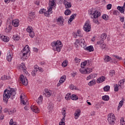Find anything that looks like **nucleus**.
Returning a JSON list of instances; mask_svg holds the SVG:
<instances>
[{"label": "nucleus", "mask_w": 125, "mask_h": 125, "mask_svg": "<svg viewBox=\"0 0 125 125\" xmlns=\"http://www.w3.org/2000/svg\"><path fill=\"white\" fill-rule=\"evenodd\" d=\"M16 94V88H9L8 89H6L3 94V99L4 102L7 103L8 102V99L11 98L14 99L15 98V95Z\"/></svg>", "instance_id": "nucleus-1"}, {"label": "nucleus", "mask_w": 125, "mask_h": 125, "mask_svg": "<svg viewBox=\"0 0 125 125\" xmlns=\"http://www.w3.org/2000/svg\"><path fill=\"white\" fill-rule=\"evenodd\" d=\"M54 5H55V0H50L48 10L46 11L44 9H42L39 11V13L40 14H43L46 17L49 16L52 13V9Z\"/></svg>", "instance_id": "nucleus-2"}, {"label": "nucleus", "mask_w": 125, "mask_h": 125, "mask_svg": "<svg viewBox=\"0 0 125 125\" xmlns=\"http://www.w3.org/2000/svg\"><path fill=\"white\" fill-rule=\"evenodd\" d=\"M51 46L53 47V50H54V51H57L58 52H60L63 45L60 41H57L52 42L51 43Z\"/></svg>", "instance_id": "nucleus-3"}, {"label": "nucleus", "mask_w": 125, "mask_h": 125, "mask_svg": "<svg viewBox=\"0 0 125 125\" xmlns=\"http://www.w3.org/2000/svg\"><path fill=\"white\" fill-rule=\"evenodd\" d=\"M21 55H22V58L24 59H26L27 56H30V53L31 51H30V48L29 45H26L22 50L21 52Z\"/></svg>", "instance_id": "nucleus-4"}, {"label": "nucleus", "mask_w": 125, "mask_h": 125, "mask_svg": "<svg viewBox=\"0 0 125 125\" xmlns=\"http://www.w3.org/2000/svg\"><path fill=\"white\" fill-rule=\"evenodd\" d=\"M83 30L87 33L90 32L91 30V24H90V21L89 20H87L85 22L83 27Z\"/></svg>", "instance_id": "nucleus-5"}, {"label": "nucleus", "mask_w": 125, "mask_h": 125, "mask_svg": "<svg viewBox=\"0 0 125 125\" xmlns=\"http://www.w3.org/2000/svg\"><path fill=\"white\" fill-rule=\"evenodd\" d=\"M108 122L110 125H114L115 124V121H116V117L115 115L113 113H110L108 115Z\"/></svg>", "instance_id": "nucleus-6"}, {"label": "nucleus", "mask_w": 125, "mask_h": 125, "mask_svg": "<svg viewBox=\"0 0 125 125\" xmlns=\"http://www.w3.org/2000/svg\"><path fill=\"white\" fill-rule=\"evenodd\" d=\"M125 79H122V80H120L118 82V84H116L114 85V91H119V89L120 88H122V86L124 85V84L125 83Z\"/></svg>", "instance_id": "nucleus-7"}, {"label": "nucleus", "mask_w": 125, "mask_h": 125, "mask_svg": "<svg viewBox=\"0 0 125 125\" xmlns=\"http://www.w3.org/2000/svg\"><path fill=\"white\" fill-rule=\"evenodd\" d=\"M21 101V104L23 105H29V103L28 102V100H27V97H26V95L24 93H22L20 96Z\"/></svg>", "instance_id": "nucleus-8"}, {"label": "nucleus", "mask_w": 125, "mask_h": 125, "mask_svg": "<svg viewBox=\"0 0 125 125\" xmlns=\"http://www.w3.org/2000/svg\"><path fill=\"white\" fill-rule=\"evenodd\" d=\"M26 31L29 33V35L30 38H34L35 37V33L34 32V29L32 26H28L26 28Z\"/></svg>", "instance_id": "nucleus-9"}, {"label": "nucleus", "mask_w": 125, "mask_h": 125, "mask_svg": "<svg viewBox=\"0 0 125 125\" xmlns=\"http://www.w3.org/2000/svg\"><path fill=\"white\" fill-rule=\"evenodd\" d=\"M80 72L82 74H90V73H91V72H92V68L90 67H88L85 69L81 68L80 69Z\"/></svg>", "instance_id": "nucleus-10"}, {"label": "nucleus", "mask_w": 125, "mask_h": 125, "mask_svg": "<svg viewBox=\"0 0 125 125\" xmlns=\"http://www.w3.org/2000/svg\"><path fill=\"white\" fill-rule=\"evenodd\" d=\"M13 58V53L11 51H9L7 53L6 59L8 62H11Z\"/></svg>", "instance_id": "nucleus-11"}, {"label": "nucleus", "mask_w": 125, "mask_h": 125, "mask_svg": "<svg viewBox=\"0 0 125 125\" xmlns=\"http://www.w3.org/2000/svg\"><path fill=\"white\" fill-rule=\"evenodd\" d=\"M52 94V91L49 90L48 89H45L43 92V95L46 96V97H50Z\"/></svg>", "instance_id": "nucleus-12"}, {"label": "nucleus", "mask_w": 125, "mask_h": 125, "mask_svg": "<svg viewBox=\"0 0 125 125\" xmlns=\"http://www.w3.org/2000/svg\"><path fill=\"white\" fill-rule=\"evenodd\" d=\"M57 23L59 26H64V19L63 18V17H59L57 19Z\"/></svg>", "instance_id": "nucleus-13"}, {"label": "nucleus", "mask_w": 125, "mask_h": 125, "mask_svg": "<svg viewBox=\"0 0 125 125\" xmlns=\"http://www.w3.org/2000/svg\"><path fill=\"white\" fill-rule=\"evenodd\" d=\"M101 15V13H100V12L98 11H95L93 12V13H91V18H98L99 16Z\"/></svg>", "instance_id": "nucleus-14"}, {"label": "nucleus", "mask_w": 125, "mask_h": 125, "mask_svg": "<svg viewBox=\"0 0 125 125\" xmlns=\"http://www.w3.org/2000/svg\"><path fill=\"white\" fill-rule=\"evenodd\" d=\"M97 44L102 48V49H105L106 48V44L104 42V41L100 40L97 42Z\"/></svg>", "instance_id": "nucleus-15"}, {"label": "nucleus", "mask_w": 125, "mask_h": 125, "mask_svg": "<svg viewBox=\"0 0 125 125\" xmlns=\"http://www.w3.org/2000/svg\"><path fill=\"white\" fill-rule=\"evenodd\" d=\"M21 81L24 85H27L28 84V79L27 78L24 77V75H21Z\"/></svg>", "instance_id": "nucleus-16"}, {"label": "nucleus", "mask_w": 125, "mask_h": 125, "mask_svg": "<svg viewBox=\"0 0 125 125\" xmlns=\"http://www.w3.org/2000/svg\"><path fill=\"white\" fill-rule=\"evenodd\" d=\"M12 29V26L10 24V22H9V21H8L6 28L5 29V31L6 32V33H9V32L11 31Z\"/></svg>", "instance_id": "nucleus-17"}, {"label": "nucleus", "mask_w": 125, "mask_h": 125, "mask_svg": "<svg viewBox=\"0 0 125 125\" xmlns=\"http://www.w3.org/2000/svg\"><path fill=\"white\" fill-rule=\"evenodd\" d=\"M65 81H66V76L63 75L62 77H61L60 80L59 81L57 85V86H60V85L63 83Z\"/></svg>", "instance_id": "nucleus-18"}, {"label": "nucleus", "mask_w": 125, "mask_h": 125, "mask_svg": "<svg viewBox=\"0 0 125 125\" xmlns=\"http://www.w3.org/2000/svg\"><path fill=\"white\" fill-rule=\"evenodd\" d=\"M81 115V109H77L74 113V117L76 120H78Z\"/></svg>", "instance_id": "nucleus-19"}, {"label": "nucleus", "mask_w": 125, "mask_h": 125, "mask_svg": "<svg viewBox=\"0 0 125 125\" xmlns=\"http://www.w3.org/2000/svg\"><path fill=\"white\" fill-rule=\"evenodd\" d=\"M0 39H1V40L5 42H8L9 41V38L7 37V36H3L1 34H0Z\"/></svg>", "instance_id": "nucleus-20"}, {"label": "nucleus", "mask_w": 125, "mask_h": 125, "mask_svg": "<svg viewBox=\"0 0 125 125\" xmlns=\"http://www.w3.org/2000/svg\"><path fill=\"white\" fill-rule=\"evenodd\" d=\"M12 24L13 26H14V27H18L20 24L19 23V20L18 19L13 20L12 21Z\"/></svg>", "instance_id": "nucleus-21"}, {"label": "nucleus", "mask_w": 125, "mask_h": 125, "mask_svg": "<svg viewBox=\"0 0 125 125\" xmlns=\"http://www.w3.org/2000/svg\"><path fill=\"white\" fill-rule=\"evenodd\" d=\"M31 109L33 112L36 113H40V109L36 105H32Z\"/></svg>", "instance_id": "nucleus-22"}, {"label": "nucleus", "mask_w": 125, "mask_h": 125, "mask_svg": "<svg viewBox=\"0 0 125 125\" xmlns=\"http://www.w3.org/2000/svg\"><path fill=\"white\" fill-rule=\"evenodd\" d=\"M105 80H106L105 77L101 76L97 80V83H103V82H104Z\"/></svg>", "instance_id": "nucleus-23"}, {"label": "nucleus", "mask_w": 125, "mask_h": 125, "mask_svg": "<svg viewBox=\"0 0 125 125\" xmlns=\"http://www.w3.org/2000/svg\"><path fill=\"white\" fill-rule=\"evenodd\" d=\"M63 4L65 6V8H70V7H72V4H71V2H69L66 0H64Z\"/></svg>", "instance_id": "nucleus-24"}, {"label": "nucleus", "mask_w": 125, "mask_h": 125, "mask_svg": "<svg viewBox=\"0 0 125 125\" xmlns=\"http://www.w3.org/2000/svg\"><path fill=\"white\" fill-rule=\"evenodd\" d=\"M13 39L14 41H19L20 40V33H15L13 36Z\"/></svg>", "instance_id": "nucleus-25"}, {"label": "nucleus", "mask_w": 125, "mask_h": 125, "mask_svg": "<svg viewBox=\"0 0 125 125\" xmlns=\"http://www.w3.org/2000/svg\"><path fill=\"white\" fill-rule=\"evenodd\" d=\"M96 77H97V74L95 73L91 74L87 77L86 80L87 81H88V80L94 79L95 78H96Z\"/></svg>", "instance_id": "nucleus-26"}, {"label": "nucleus", "mask_w": 125, "mask_h": 125, "mask_svg": "<svg viewBox=\"0 0 125 125\" xmlns=\"http://www.w3.org/2000/svg\"><path fill=\"white\" fill-rule=\"evenodd\" d=\"M85 50H86L87 51H89V52H91L94 50V48H93V46L90 45L88 47H86L85 48Z\"/></svg>", "instance_id": "nucleus-27"}, {"label": "nucleus", "mask_w": 125, "mask_h": 125, "mask_svg": "<svg viewBox=\"0 0 125 125\" xmlns=\"http://www.w3.org/2000/svg\"><path fill=\"white\" fill-rule=\"evenodd\" d=\"M20 69L21 70H23V72H24L25 74H28V72L26 71V66H25V64L24 63H21Z\"/></svg>", "instance_id": "nucleus-28"}, {"label": "nucleus", "mask_w": 125, "mask_h": 125, "mask_svg": "<svg viewBox=\"0 0 125 125\" xmlns=\"http://www.w3.org/2000/svg\"><path fill=\"white\" fill-rule=\"evenodd\" d=\"M38 72V68H37V66H34V69L31 72V74L33 77H35L37 75V73Z\"/></svg>", "instance_id": "nucleus-29"}, {"label": "nucleus", "mask_w": 125, "mask_h": 125, "mask_svg": "<svg viewBox=\"0 0 125 125\" xmlns=\"http://www.w3.org/2000/svg\"><path fill=\"white\" fill-rule=\"evenodd\" d=\"M79 42L81 46L84 47V45H85V41H84V39L81 38L79 41Z\"/></svg>", "instance_id": "nucleus-30"}, {"label": "nucleus", "mask_w": 125, "mask_h": 125, "mask_svg": "<svg viewBox=\"0 0 125 125\" xmlns=\"http://www.w3.org/2000/svg\"><path fill=\"white\" fill-rule=\"evenodd\" d=\"M74 37L76 38L78 37H83V35H82L81 31L78 30L77 33L74 34Z\"/></svg>", "instance_id": "nucleus-31"}, {"label": "nucleus", "mask_w": 125, "mask_h": 125, "mask_svg": "<svg viewBox=\"0 0 125 125\" xmlns=\"http://www.w3.org/2000/svg\"><path fill=\"white\" fill-rule=\"evenodd\" d=\"M117 9L118 10H120V12L121 13H125V6H118L117 7Z\"/></svg>", "instance_id": "nucleus-32"}, {"label": "nucleus", "mask_w": 125, "mask_h": 125, "mask_svg": "<svg viewBox=\"0 0 125 125\" xmlns=\"http://www.w3.org/2000/svg\"><path fill=\"white\" fill-rule=\"evenodd\" d=\"M96 83V81H95V80H92V81H90L88 83V84L89 85V86H92L93 85H95V84Z\"/></svg>", "instance_id": "nucleus-33"}, {"label": "nucleus", "mask_w": 125, "mask_h": 125, "mask_svg": "<svg viewBox=\"0 0 125 125\" xmlns=\"http://www.w3.org/2000/svg\"><path fill=\"white\" fill-rule=\"evenodd\" d=\"M111 60H112V58L109 56H105L104 58V62H109Z\"/></svg>", "instance_id": "nucleus-34"}, {"label": "nucleus", "mask_w": 125, "mask_h": 125, "mask_svg": "<svg viewBox=\"0 0 125 125\" xmlns=\"http://www.w3.org/2000/svg\"><path fill=\"white\" fill-rule=\"evenodd\" d=\"M76 15H77L76 14H73L72 16H70V19H69L68 23H71V22L73 21V20L75 19V17H76Z\"/></svg>", "instance_id": "nucleus-35"}, {"label": "nucleus", "mask_w": 125, "mask_h": 125, "mask_svg": "<svg viewBox=\"0 0 125 125\" xmlns=\"http://www.w3.org/2000/svg\"><path fill=\"white\" fill-rule=\"evenodd\" d=\"M71 99H72V100H74L75 101H76L78 100V99H79V97H78L77 95L73 94L71 96Z\"/></svg>", "instance_id": "nucleus-36"}, {"label": "nucleus", "mask_w": 125, "mask_h": 125, "mask_svg": "<svg viewBox=\"0 0 125 125\" xmlns=\"http://www.w3.org/2000/svg\"><path fill=\"white\" fill-rule=\"evenodd\" d=\"M59 125H65V116L62 117L61 122L59 123Z\"/></svg>", "instance_id": "nucleus-37"}, {"label": "nucleus", "mask_w": 125, "mask_h": 125, "mask_svg": "<svg viewBox=\"0 0 125 125\" xmlns=\"http://www.w3.org/2000/svg\"><path fill=\"white\" fill-rule=\"evenodd\" d=\"M89 61H85L84 62H82L81 65V69H83L84 68V66L87 64V62H89Z\"/></svg>", "instance_id": "nucleus-38"}, {"label": "nucleus", "mask_w": 125, "mask_h": 125, "mask_svg": "<svg viewBox=\"0 0 125 125\" xmlns=\"http://www.w3.org/2000/svg\"><path fill=\"white\" fill-rule=\"evenodd\" d=\"M37 102L38 104H42V96H40V97L38 98Z\"/></svg>", "instance_id": "nucleus-39"}, {"label": "nucleus", "mask_w": 125, "mask_h": 125, "mask_svg": "<svg viewBox=\"0 0 125 125\" xmlns=\"http://www.w3.org/2000/svg\"><path fill=\"white\" fill-rule=\"evenodd\" d=\"M93 22L95 23V24H97V25H99V21H98V18H93Z\"/></svg>", "instance_id": "nucleus-40"}, {"label": "nucleus", "mask_w": 125, "mask_h": 125, "mask_svg": "<svg viewBox=\"0 0 125 125\" xmlns=\"http://www.w3.org/2000/svg\"><path fill=\"white\" fill-rule=\"evenodd\" d=\"M109 99L110 98L109 97V96L107 95H104L102 97L103 100H104V101H108Z\"/></svg>", "instance_id": "nucleus-41"}, {"label": "nucleus", "mask_w": 125, "mask_h": 125, "mask_svg": "<svg viewBox=\"0 0 125 125\" xmlns=\"http://www.w3.org/2000/svg\"><path fill=\"white\" fill-rule=\"evenodd\" d=\"M123 104H124V101H121L118 106V110H120V109L122 108V106H123Z\"/></svg>", "instance_id": "nucleus-42"}, {"label": "nucleus", "mask_w": 125, "mask_h": 125, "mask_svg": "<svg viewBox=\"0 0 125 125\" xmlns=\"http://www.w3.org/2000/svg\"><path fill=\"white\" fill-rule=\"evenodd\" d=\"M101 38L102 39L101 41H104V40H106L107 36L106 35V34L103 33L102 35H101Z\"/></svg>", "instance_id": "nucleus-43"}, {"label": "nucleus", "mask_w": 125, "mask_h": 125, "mask_svg": "<svg viewBox=\"0 0 125 125\" xmlns=\"http://www.w3.org/2000/svg\"><path fill=\"white\" fill-rule=\"evenodd\" d=\"M68 65V61H64L63 62L62 64V67H67V65Z\"/></svg>", "instance_id": "nucleus-44"}, {"label": "nucleus", "mask_w": 125, "mask_h": 125, "mask_svg": "<svg viewBox=\"0 0 125 125\" xmlns=\"http://www.w3.org/2000/svg\"><path fill=\"white\" fill-rule=\"evenodd\" d=\"M71 94L70 93L66 94L65 97L66 100H70L71 99Z\"/></svg>", "instance_id": "nucleus-45"}, {"label": "nucleus", "mask_w": 125, "mask_h": 125, "mask_svg": "<svg viewBox=\"0 0 125 125\" xmlns=\"http://www.w3.org/2000/svg\"><path fill=\"white\" fill-rule=\"evenodd\" d=\"M65 15H70L71 14V10L66 9L64 12Z\"/></svg>", "instance_id": "nucleus-46"}, {"label": "nucleus", "mask_w": 125, "mask_h": 125, "mask_svg": "<svg viewBox=\"0 0 125 125\" xmlns=\"http://www.w3.org/2000/svg\"><path fill=\"white\" fill-rule=\"evenodd\" d=\"M104 91H109L110 90V86L106 85L104 87Z\"/></svg>", "instance_id": "nucleus-47"}, {"label": "nucleus", "mask_w": 125, "mask_h": 125, "mask_svg": "<svg viewBox=\"0 0 125 125\" xmlns=\"http://www.w3.org/2000/svg\"><path fill=\"white\" fill-rule=\"evenodd\" d=\"M10 125H17V123L16 122H13V119H11L9 122Z\"/></svg>", "instance_id": "nucleus-48"}, {"label": "nucleus", "mask_w": 125, "mask_h": 125, "mask_svg": "<svg viewBox=\"0 0 125 125\" xmlns=\"http://www.w3.org/2000/svg\"><path fill=\"white\" fill-rule=\"evenodd\" d=\"M47 109L49 110V111H51L52 109H53V104H50L47 107Z\"/></svg>", "instance_id": "nucleus-49"}, {"label": "nucleus", "mask_w": 125, "mask_h": 125, "mask_svg": "<svg viewBox=\"0 0 125 125\" xmlns=\"http://www.w3.org/2000/svg\"><path fill=\"white\" fill-rule=\"evenodd\" d=\"M74 44H75V46H76V47H77V46H78V45H80V44H81L80 43V40H76V41H75V43H74Z\"/></svg>", "instance_id": "nucleus-50"}, {"label": "nucleus", "mask_w": 125, "mask_h": 125, "mask_svg": "<svg viewBox=\"0 0 125 125\" xmlns=\"http://www.w3.org/2000/svg\"><path fill=\"white\" fill-rule=\"evenodd\" d=\"M62 115H63L62 117H64V116L65 117H66V114H67V113L66 112V110H65V108H62Z\"/></svg>", "instance_id": "nucleus-51"}, {"label": "nucleus", "mask_w": 125, "mask_h": 125, "mask_svg": "<svg viewBox=\"0 0 125 125\" xmlns=\"http://www.w3.org/2000/svg\"><path fill=\"white\" fill-rule=\"evenodd\" d=\"M35 66L36 67V69H37V71H40V72H41V73L43 72V69L42 68V67H40L38 66V65H35Z\"/></svg>", "instance_id": "nucleus-52"}, {"label": "nucleus", "mask_w": 125, "mask_h": 125, "mask_svg": "<svg viewBox=\"0 0 125 125\" xmlns=\"http://www.w3.org/2000/svg\"><path fill=\"white\" fill-rule=\"evenodd\" d=\"M69 88H70V89H71L72 90H74V89H77V87L73 84H71L69 86Z\"/></svg>", "instance_id": "nucleus-53"}, {"label": "nucleus", "mask_w": 125, "mask_h": 125, "mask_svg": "<svg viewBox=\"0 0 125 125\" xmlns=\"http://www.w3.org/2000/svg\"><path fill=\"white\" fill-rule=\"evenodd\" d=\"M115 75V70H110L109 72V75L110 77H113Z\"/></svg>", "instance_id": "nucleus-54"}, {"label": "nucleus", "mask_w": 125, "mask_h": 125, "mask_svg": "<svg viewBox=\"0 0 125 125\" xmlns=\"http://www.w3.org/2000/svg\"><path fill=\"white\" fill-rule=\"evenodd\" d=\"M102 18L103 19H104V20H107V19L108 18V15L104 14V15H103Z\"/></svg>", "instance_id": "nucleus-55"}, {"label": "nucleus", "mask_w": 125, "mask_h": 125, "mask_svg": "<svg viewBox=\"0 0 125 125\" xmlns=\"http://www.w3.org/2000/svg\"><path fill=\"white\" fill-rule=\"evenodd\" d=\"M75 63H80V62H81V59H80L78 58H76L75 59Z\"/></svg>", "instance_id": "nucleus-56"}, {"label": "nucleus", "mask_w": 125, "mask_h": 125, "mask_svg": "<svg viewBox=\"0 0 125 125\" xmlns=\"http://www.w3.org/2000/svg\"><path fill=\"white\" fill-rule=\"evenodd\" d=\"M113 57H115V58H116V59H118V60H122V59H123L122 58V57H119L118 56H116L115 55H113Z\"/></svg>", "instance_id": "nucleus-57"}, {"label": "nucleus", "mask_w": 125, "mask_h": 125, "mask_svg": "<svg viewBox=\"0 0 125 125\" xmlns=\"http://www.w3.org/2000/svg\"><path fill=\"white\" fill-rule=\"evenodd\" d=\"M120 124L121 125H125V121L123 119H121Z\"/></svg>", "instance_id": "nucleus-58"}, {"label": "nucleus", "mask_w": 125, "mask_h": 125, "mask_svg": "<svg viewBox=\"0 0 125 125\" xmlns=\"http://www.w3.org/2000/svg\"><path fill=\"white\" fill-rule=\"evenodd\" d=\"M106 8L107 9L110 10L111 8H112V4H108L106 6Z\"/></svg>", "instance_id": "nucleus-59"}, {"label": "nucleus", "mask_w": 125, "mask_h": 125, "mask_svg": "<svg viewBox=\"0 0 125 125\" xmlns=\"http://www.w3.org/2000/svg\"><path fill=\"white\" fill-rule=\"evenodd\" d=\"M120 20L121 22H125V17H121L120 18Z\"/></svg>", "instance_id": "nucleus-60"}, {"label": "nucleus", "mask_w": 125, "mask_h": 125, "mask_svg": "<svg viewBox=\"0 0 125 125\" xmlns=\"http://www.w3.org/2000/svg\"><path fill=\"white\" fill-rule=\"evenodd\" d=\"M7 76L6 75H4L1 77V80H7Z\"/></svg>", "instance_id": "nucleus-61"}, {"label": "nucleus", "mask_w": 125, "mask_h": 125, "mask_svg": "<svg viewBox=\"0 0 125 125\" xmlns=\"http://www.w3.org/2000/svg\"><path fill=\"white\" fill-rule=\"evenodd\" d=\"M35 15V12H30L29 13V16H34Z\"/></svg>", "instance_id": "nucleus-62"}, {"label": "nucleus", "mask_w": 125, "mask_h": 125, "mask_svg": "<svg viewBox=\"0 0 125 125\" xmlns=\"http://www.w3.org/2000/svg\"><path fill=\"white\" fill-rule=\"evenodd\" d=\"M5 3H9L10 2V0H4Z\"/></svg>", "instance_id": "nucleus-63"}, {"label": "nucleus", "mask_w": 125, "mask_h": 125, "mask_svg": "<svg viewBox=\"0 0 125 125\" xmlns=\"http://www.w3.org/2000/svg\"><path fill=\"white\" fill-rule=\"evenodd\" d=\"M35 4H36V5H40V2L39 1H36L35 2Z\"/></svg>", "instance_id": "nucleus-64"}]
</instances>
